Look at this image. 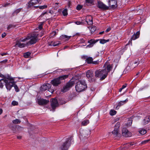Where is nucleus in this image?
Masks as SVG:
<instances>
[{
	"label": "nucleus",
	"instance_id": "1",
	"mask_svg": "<svg viewBox=\"0 0 150 150\" xmlns=\"http://www.w3.org/2000/svg\"><path fill=\"white\" fill-rule=\"evenodd\" d=\"M38 34L35 33H33L31 35L27 36L25 38L27 41V44H32L35 43L37 41Z\"/></svg>",
	"mask_w": 150,
	"mask_h": 150
},
{
	"label": "nucleus",
	"instance_id": "2",
	"mask_svg": "<svg viewBox=\"0 0 150 150\" xmlns=\"http://www.w3.org/2000/svg\"><path fill=\"white\" fill-rule=\"evenodd\" d=\"M87 85L84 80L78 81L77 82L75 88L77 91L80 92L83 91L87 88Z\"/></svg>",
	"mask_w": 150,
	"mask_h": 150
},
{
	"label": "nucleus",
	"instance_id": "3",
	"mask_svg": "<svg viewBox=\"0 0 150 150\" xmlns=\"http://www.w3.org/2000/svg\"><path fill=\"white\" fill-rule=\"evenodd\" d=\"M95 76L99 78L101 77L100 79L102 80L104 79L108 75V72L106 69L102 70H99L95 72Z\"/></svg>",
	"mask_w": 150,
	"mask_h": 150
},
{
	"label": "nucleus",
	"instance_id": "4",
	"mask_svg": "<svg viewBox=\"0 0 150 150\" xmlns=\"http://www.w3.org/2000/svg\"><path fill=\"white\" fill-rule=\"evenodd\" d=\"M7 79H5L4 82L5 83V86L7 90L10 91L14 84V79L12 77H9Z\"/></svg>",
	"mask_w": 150,
	"mask_h": 150
},
{
	"label": "nucleus",
	"instance_id": "5",
	"mask_svg": "<svg viewBox=\"0 0 150 150\" xmlns=\"http://www.w3.org/2000/svg\"><path fill=\"white\" fill-rule=\"evenodd\" d=\"M68 76V75H63L59 76L53 80L52 81L51 83L52 85L55 86H57L61 83L60 81L64 80L67 78Z\"/></svg>",
	"mask_w": 150,
	"mask_h": 150
},
{
	"label": "nucleus",
	"instance_id": "6",
	"mask_svg": "<svg viewBox=\"0 0 150 150\" xmlns=\"http://www.w3.org/2000/svg\"><path fill=\"white\" fill-rule=\"evenodd\" d=\"M72 140L71 138H68L67 141L64 143L61 147V150H67L70 146L71 142Z\"/></svg>",
	"mask_w": 150,
	"mask_h": 150
},
{
	"label": "nucleus",
	"instance_id": "7",
	"mask_svg": "<svg viewBox=\"0 0 150 150\" xmlns=\"http://www.w3.org/2000/svg\"><path fill=\"white\" fill-rule=\"evenodd\" d=\"M25 40V38H21L19 41H17L16 45H18L19 47L22 48L25 47L26 45H28L27 44V41Z\"/></svg>",
	"mask_w": 150,
	"mask_h": 150
},
{
	"label": "nucleus",
	"instance_id": "8",
	"mask_svg": "<svg viewBox=\"0 0 150 150\" xmlns=\"http://www.w3.org/2000/svg\"><path fill=\"white\" fill-rule=\"evenodd\" d=\"M74 84V82L72 81H69L67 83L63 88L61 90V91L63 92H65L69 90Z\"/></svg>",
	"mask_w": 150,
	"mask_h": 150
},
{
	"label": "nucleus",
	"instance_id": "9",
	"mask_svg": "<svg viewBox=\"0 0 150 150\" xmlns=\"http://www.w3.org/2000/svg\"><path fill=\"white\" fill-rule=\"evenodd\" d=\"M90 132L91 131L89 129H81L80 131V133L81 136L84 138H87L88 137L90 134Z\"/></svg>",
	"mask_w": 150,
	"mask_h": 150
},
{
	"label": "nucleus",
	"instance_id": "10",
	"mask_svg": "<svg viewBox=\"0 0 150 150\" xmlns=\"http://www.w3.org/2000/svg\"><path fill=\"white\" fill-rule=\"evenodd\" d=\"M122 132V135L124 137H127L132 136V133L125 128H123Z\"/></svg>",
	"mask_w": 150,
	"mask_h": 150
},
{
	"label": "nucleus",
	"instance_id": "11",
	"mask_svg": "<svg viewBox=\"0 0 150 150\" xmlns=\"http://www.w3.org/2000/svg\"><path fill=\"white\" fill-rule=\"evenodd\" d=\"M98 6L99 8L103 10H108L109 8L108 6H107L101 1L98 2Z\"/></svg>",
	"mask_w": 150,
	"mask_h": 150
},
{
	"label": "nucleus",
	"instance_id": "12",
	"mask_svg": "<svg viewBox=\"0 0 150 150\" xmlns=\"http://www.w3.org/2000/svg\"><path fill=\"white\" fill-rule=\"evenodd\" d=\"M51 85L49 83L45 84L42 86L40 88L41 91H45L51 88Z\"/></svg>",
	"mask_w": 150,
	"mask_h": 150
},
{
	"label": "nucleus",
	"instance_id": "13",
	"mask_svg": "<svg viewBox=\"0 0 150 150\" xmlns=\"http://www.w3.org/2000/svg\"><path fill=\"white\" fill-rule=\"evenodd\" d=\"M58 105L57 100L55 98H52L51 101V106L53 109H54Z\"/></svg>",
	"mask_w": 150,
	"mask_h": 150
},
{
	"label": "nucleus",
	"instance_id": "14",
	"mask_svg": "<svg viewBox=\"0 0 150 150\" xmlns=\"http://www.w3.org/2000/svg\"><path fill=\"white\" fill-rule=\"evenodd\" d=\"M86 21L89 25H92L93 23V18L91 16L88 15L86 18Z\"/></svg>",
	"mask_w": 150,
	"mask_h": 150
},
{
	"label": "nucleus",
	"instance_id": "15",
	"mask_svg": "<svg viewBox=\"0 0 150 150\" xmlns=\"http://www.w3.org/2000/svg\"><path fill=\"white\" fill-rule=\"evenodd\" d=\"M40 0H31L28 3V7H30L39 3Z\"/></svg>",
	"mask_w": 150,
	"mask_h": 150
},
{
	"label": "nucleus",
	"instance_id": "16",
	"mask_svg": "<svg viewBox=\"0 0 150 150\" xmlns=\"http://www.w3.org/2000/svg\"><path fill=\"white\" fill-rule=\"evenodd\" d=\"M49 102V100L42 99H39L38 101V103L40 105H46Z\"/></svg>",
	"mask_w": 150,
	"mask_h": 150
},
{
	"label": "nucleus",
	"instance_id": "17",
	"mask_svg": "<svg viewBox=\"0 0 150 150\" xmlns=\"http://www.w3.org/2000/svg\"><path fill=\"white\" fill-rule=\"evenodd\" d=\"M150 121V116H147L145 117L142 121V124L145 125L148 123Z\"/></svg>",
	"mask_w": 150,
	"mask_h": 150
},
{
	"label": "nucleus",
	"instance_id": "18",
	"mask_svg": "<svg viewBox=\"0 0 150 150\" xmlns=\"http://www.w3.org/2000/svg\"><path fill=\"white\" fill-rule=\"evenodd\" d=\"M86 76L89 79H91L93 76V72L91 70H88L86 74Z\"/></svg>",
	"mask_w": 150,
	"mask_h": 150
},
{
	"label": "nucleus",
	"instance_id": "19",
	"mask_svg": "<svg viewBox=\"0 0 150 150\" xmlns=\"http://www.w3.org/2000/svg\"><path fill=\"white\" fill-rule=\"evenodd\" d=\"M140 33L139 31L137 32L135 34H134L132 36L131 39L132 40H134L138 38L139 36Z\"/></svg>",
	"mask_w": 150,
	"mask_h": 150
},
{
	"label": "nucleus",
	"instance_id": "20",
	"mask_svg": "<svg viewBox=\"0 0 150 150\" xmlns=\"http://www.w3.org/2000/svg\"><path fill=\"white\" fill-rule=\"evenodd\" d=\"M71 37V36H68L65 35H62L60 36V39L62 40L65 39V40H69Z\"/></svg>",
	"mask_w": 150,
	"mask_h": 150
},
{
	"label": "nucleus",
	"instance_id": "21",
	"mask_svg": "<svg viewBox=\"0 0 150 150\" xmlns=\"http://www.w3.org/2000/svg\"><path fill=\"white\" fill-rule=\"evenodd\" d=\"M104 66L105 68H106V69L107 70L106 71L108 72V73L112 68V67L109 64H105Z\"/></svg>",
	"mask_w": 150,
	"mask_h": 150
},
{
	"label": "nucleus",
	"instance_id": "22",
	"mask_svg": "<svg viewBox=\"0 0 150 150\" xmlns=\"http://www.w3.org/2000/svg\"><path fill=\"white\" fill-rule=\"evenodd\" d=\"M112 134L115 136H117L119 133V130L117 128H115L114 129L112 132Z\"/></svg>",
	"mask_w": 150,
	"mask_h": 150
},
{
	"label": "nucleus",
	"instance_id": "23",
	"mask_svg": "<svg viewBox=\"0 0 150 150\" xmlns=\"http://www.w3.org/2000/svg\"><path fill=\"white\" fill-rule=\"evenodd\" d=\"M128 100L127 99H126L125 100L122 101L120 102L118 104V105L117 106L116 108V109H117V108L118 106H120L122 105H123L124 104H125L126 103Z\"/></svg>",
	"mask_w": 150,
	"mask_h": 150
},
{
	"label": "nucleus",
	"instance_id": "24",
	"mask_svg": "<svg viewBox=\"0 0 150 150\" xmlns=\"http://www.w3.org/2000/svg\"><path fill=\"white\" fill-rule=\"evenodd\" d=\"M117 2L116 1V3L115 4H114L113 2L112 3L111 2H108V4L109 6H111V7L113 8H115L117 7Z\"/></svg>",
	"mask_w": 150,
	"mask_h": 150
},
{
	"label": "nucleus",
	"instance_id": "25",
	"mask_svg": "<svg viewBox=\"0 0 150 150\" xmlns=\"http://www.w3.org/2000/svg\"><path fill=\"white\" fill-rule=\"evenodd\" d=\"M90 29L91 33H93L96 30V28L95 26H93L91 27H88Z\"/></svg>",
	"mask_w": 150,
	"mask_h": 150
},
{
	"label": "nucleus",
	"instance_id": "26",
	"mask_svg": "<svg viewBox=\"0 0 150 150\" xmlns=\"http://www.w3.org/2000/svg\"><path fill=\"white\" fill-rule=\"evenodd\" d=\"M86 61L88 64L92 63L93 59L91 57H88L86 59Z\"/></svg>",
	"mask_w": 150,
	"mask_h": 150
},
{
	"label": "nucleus",
	"instance_id": "27",
	"mask_svg": "<svg viewBox=\"0 0 150 150\" xmlns=\"http://www.w3.org/2000/svg\"><path fill=\"white\" fill-rule=\"evenodd\" d=\"M89 123V121L88 120H85L81 122V125L83 126H85L86 125Z\"/></svg>",
	"mask_w": 150,
	"mask_h": 150
},
{
	"label": "nucleus",
	"instance_id": "28",
	"mask_svg": "<svg viewBox=\"0 0 150 150\" xmlns=\"http://www.w3.org/2000/svg\"><path fill=\"white\" fill-rule=\"evenodd\" d=\"M139 133L141 134H144L146 133V131L143 129H141L139 131Z\"/></svg>",
	"mask_w": 150,
	"mask_h": 150
},
{
	"label": "nucleus",
	"instance_id": "29",
	"mask_svg": "<svg viewBox=\"0 0 150 150\" xmlns=\"http://www.w3.org/2000/svg\"><path fill=\"white\" fill-rule=\"evenodd\" d=\"M60 44V43L59 42H52L50 45H53L54 46H55L58 45Z\"/></svg>",
	"mask_w": 150,
	"mask_h": 150
},
{
	"label": "nucleus",
	"instance_id": "30",
	"mask_svg": "<svg viewBox=\"0 0 150 150\" xmlns=\"http://www.w3.org/2000/svg\"><path fill=\"white\" fill-rule=\"evenodd\" d=\"M109 41V40L108 39L107 40H105L104 39L101 40H100V43L101 44H104L107 42H108Z\"/></svg>",
	"mask_w": 150,
	"mask_h": 150
},
{
	"label": "nucleus",
	"instance_id": "31",
	"mask_svg": "<svg viewBox=\"0 0 150 150\" xmlns=\"http://www.w3.org/2000/svg\"><path fill=\"white\" fill-rule=\"evenodd\" d=\"M30 53L28 52L24 54V56L25 58H28L30 55Z\"/></svg>",
	"mask_w": 150,
	"mask_h": 150
},
{
	"label": "nucleus",
	"instance_id": "32",
	"mask_svg": "<svg viewBox=\"0 0 150 150\" xmlns=\"http://www.w3.org/2000/svg\"><path fill=\"white\" fill-rule=\"evenodd\" d=\"M21 122V121L18 119H16L13 121V122L14 124H18Z\"/></svg>",
	"mask_w": 150,
	"mask_h": 150
},
{
	"label": "nucleus",
	"instance_id": "33",
	"mask_svg": "<svg viewBox=\"0 0 150 150\" xmlns=\"http://www.w3.org/2000/svg\"><path fill=\"white\" fill-rule=\"evenodd\" d=\"M62 13L64 16H66L68 14L67 9H64L62 12Z\"/></svg>",
	"mask_w": 150,
	"mask_h": 150
},
{
	"label": "nucleus",
	"instance_id": "34",
	"mask_svg": "<svg viewBox=\"0 0 150 150\" xmlns=\"http://www.w3.org/2000/svg\"><path fill=\"white\" fill-rule=\"evenodd\" d=\"M120 124L119 122H117L116 123L115 126V128H117L119 129V127L120 126Z\"/></svg>",
	"mask_w": 150,
	"mask_h": 150
},
{
	"label": "nucleus",
	"instance_id": "35",
	"mask_svg": "<svg viewBox=\"0 0 150 150\" xmlns=\"http://www.w3.org/2000/svg\"><path fill=\"white\" fill-rule=\"evenodd\" d=\"M110 113L111 115H113L116 114V111L114 110H112L110 111Z\"/></svg>",
	"mask_w": 150,
	"mask_h": 150
},
{
	"label": "nucleus",
	"instance_id": "36",
	"mask_svg": "<svg viewBox=\"0 0 150 150\" xmlns=\"http://www.w3.org/2000/svg\"><path fill=\"white\" fill-rule=\"evenodd\" d=\"M15 83L16 82H14V84L13 85V86L14 87L16 91L18 92L19 91V90L17 85L15 84Z\"/></svg>",
	"mask_w": 150,
	"mask_h": 150
},
{
	"label": "nucleus",
	"instance_id": "37",
	"mask_svg": "<svg viewBox=\"0 0 150 150\" xmlns=\"http://www.w3.org/2000/svg\"><path fill=\"white\" fill-rule=\"evenodd\" d=\"M96 42L95 41V40H91L89 41H88V43L91 44L93 45Z\"/></svg>",
	"mask_w": 150,
	"mask_h": 150
},
{
	"label": "nucleus",
	"instance_id": "38",
	"mask_svg": "<svg viewBox=\"0 0 150 150\" xmlns=\"http://www.w3.org/2000/svg\"><path fill=\"white\" fill-rule=\"evenodd\" d=\"M5 79H1V80H0V88H2L4 86V85H3V83L1 82V81H4V80Z\"/></svg>",
	"mask_w": 150,
	"mask_h": 150
},
{
	"label": "nucleus",
	"instance_id": "39",
	"mask_svg": "<svg viewBox=\"0 0 150 150\" xmlns=\"http://www.w3.org/2000/svg\"><path fill=\"white\" fill-rule=\"evenodd\" d=\"M12 104L13 105L15 106L18 105V102L14 100L12 102Z\"/></svg>",
	"mask_w": 150,
	"mask_h": 150
},
{
	"label": "nucleus",
	"instance_id": "40",
	"mask_svg": "<svg viewBox=\"0 0 150 150\" xmlns=\"http://www.w3.org/2000/svg\"><path fill=\"white\" fill-rule=\"evenodd\" d=\"M82 8V6L80 5H78L77 6L76 8L77 10H80Z\"/></svg>",
	"mask_w": 150,
	"mask_h": 150
},
{
	"label": "nucleus",
	"instance_id": "41",
	"mask_svg": "<svg viewBox=\"0 0 150 150\" xmlns=\"http://www.w3.org/2000/svg\"><path fill=\"white\" fill-rule=\"evenodd\" d=\"M86 1L87 3L92 4L93 3L94 0H86Z\"/></svg>",
	"mask_w": 150,
	"mask_h": 150
},
{
	"label": "nucleus",
	"instance_id": "42",
	"mask_svg": "<svg viewBox=\"0 0 150 150\" xmlns=\"http://www.w3.org/2000/svg\"><path fill=\"white\" fill-rule=\"evenodd\" d=\"M47 7V5H43L42 6H39V8L40 9H43Z\"/></svg>",
	"mask_w": 150,
	"mask_h": 150
},
{
	"label": "nucleus",
	"instance_id": "43",
	"mask_svg": "<svg viewBox=\"0 0 150 150\" xmlns=\"http://www.w3.org/2000/svg\"><path fill=\"white\" fill-rule=\"evenodd\" d=\"M21 9L19 8L16 9L14 12V13L17 14L18 13H19L21 11Z\"/></svg>",
	"mask_w": 150,
	"mask_h": 150
},
{
	"label": "nucleus",
	"instance_id": "44",
	"mask_svg": "<svg viewBox=\"0 0 150 150\" xmlns=\"http://www.w3.org/2000/svg\"><path fill=\"white\" fill-rule=\"evenodd\" d=\"M43 22H42L38 26V29L40 30H41L42 28V25H43Z\"/></svg>",
	"mask_w": 150,
	"mask_h": 150
},
{
	"label": "nucleus",
	"instance_id": "45",
	"mask_svg": "<svg viewBox=\"0 0 150 150\" xmlns=\"http://www.w3.org/2000/svg\"><path fill=\"white\" fill-rule=\"evenodd\" d=\"M132 123V121L131 120H128V122L127 123V126H130L131 125Z\"/></svg>",
	"mask_w": 150,
	"mask_h": 150
},
{
	"label": "nucleus",
	"instance_id": "46",
	"mask_svg": "<svg viewBox=\"0 0 150 150\" xmlns=\"http://www.w3.org/2000/svg\"><path fill=\"white\" fill-rule=\"evenodd\" d=\"M149 141H150V139H149L142 142V144H144L149 142Z\"/></svg>",
	"mask_w": 150,
	"mask_h": 150
},
{
	"label": "nucleus",
	"instance_id": "47",
	"mask_svg": "<svg viewBox=\"0 0 150 150\" xmlns=\"http://www.w3.org/2000/svg\"><path fill=\"white\" fill-rule=\"evenodd\" d=\"M75 23L77 25H79L82 24V23L80 21H77L75 22Z\"/></svg>",
	"mask_w": 150,
	"mask_h": 150
},
{
	"label": "nucleus",
	"instance_id": "48",
	"mask_svg": "<svg viewBox=\"0 0 150 150\" xmlns=\"http://www.w3.org/2000/svg\"><path fill=\"white\" fill-rule=\"evenodd\" d=\"M93 45L90 43V44L88 45L86 47H91L93 46Z\"/></svg>",
	"mask_w": 150,
	"mask_h": 150
},
{
	"label": "nucleus",
	"instance_id": "49",
	"mask_svg": "<svg viewBox=\"0 0 150 150\" xmlns=\"http://www.w3.org/2000/svg\"><path fill=\"white\" fill-rule=\"evenodd\" d=\"M108 2H111L112 3L113 2L114 4H115L116 3V1L115 0H108Z\"/></svg>",
	"mask_w": 150,
	"mask_h": 150
},
{
	"label": "nucleus",
	"instance_id": "50",
	"mask_svg": "<svg viewBox=\"0 0 150 150\" xmlns=\"http://www.w3.org/2000/svg\"><path fill=\"white\" fill-rule=\"evenodd\" d=\"M98 63V61L97 60L93 62L92 64H97Z\"/></svg>",
	"mask_w": 150,
	"mask_h": 150
},
{
	"label": "nucleus",
	"instance_id": "51",
	"mask_svg": "<svg viewBox=\"0 0 150 150\" xmlns=\"http://www.w3.org/2000/svg\"><path fill=\"white\" fill-rule=\"evenodd\" d=\"M111 29L110 28H108L106 30H105V32L107 33Z\"/></svg>",
	"mask_w": 150,
	"mask_h": 150
},
{
	"label": "nucleus",
	"instance_id": "52",
	"mask_svg": "<svg viewBox=\"0 0 150 150\" xmlns=\"http://www.w3.org/2000/svg\"><path fill=\"white\" fill-rule=\"evenodd\" d=\"M8 61L7 59H5V60H4L1 62L3 63H5L6 62H7Z\"/></svg>",
	"mask_w": 150,
	"mask_h": 150
},
{
	"label": "nucleus",
	"instance_id": "53",
	"mask_svg": "<svg viewBox=\"0 0 150 150\" xmlns=\"http://www.w3.org/2000/svg\"><path fill=\"white\" fill-rule=\"evenodd\" d=\"M0 77L3 78L4 79H5V76L1 74L0 73Z\"/></svg>",
	"mask_w": 150,
	"mask_h": 150
},
{
	"label": "nucleus",
	"instance_id": "54",
	"mask_svg": "<svg viewBox=\"0 0 150 150\" xmlns=\"http://www.w3.org/2000/svg\"><path fill=\"white\" fill-rule=\"evenodd\" d=\"M6 34L4 33H3L2 34V37L3 38H4V37H5V36H6Z\"/></svg>",
	"mask_w": 150,
	"mask_h": 150
},
{
	"label": "nucleus",
	"instance_id": "55",
	"mask_svg": "<svg viewBox=\"0 0 150 150\" xmlns=\"http://www.w3.org/2000/svg\"><path fill=\"white\" fill-rule=\"evenodd\" d=\"M49 91L51 93H52L54 91V90L53 89H50Z\"/></svg>",
	"mask_w": 150,
	"mask_h": 150
},
{
	"label": "nucleus",
	"instance_id": "56",
	"mask_svg": "<svg viewBox=\"0 0 150 150\" xmlns=\"http://www.w3.org/2000/svg\"><path fill=\"white\" fill-rule=\"evenodd\" d=\"M119 118H117L115 119L114 122H113V123H114V122H117V121L119 120Z\"/></svg>",
	"mask_w": 150,
	"mask_h": 150
},
{
	"label": "nucleus",
	"instance_id": "57",
	"mask_svg": "<svg viewBox=\"0 0 150 150\" xmlns=\"http://www.w3.org/2000/svg\"><path fill=\"white\" fill-rule=\"evenodd\" d=\"M7 53H3L1 54L2 56H3L6 55H7Z\"/></svg>",
	"mask_w": 150,
	"mask_h": 150
},
{
	"label": "nucleus",
	"instance_id": "58",
	"mask_svg": "<svg viewBox=\"0 0 150 150\" xmlns=\"http://www.w3.org/2000/svg\"><path fill=\"white\" fill-rule=\"evenodd\" d=\"M126 87V84L122 85V89H123L125 88Z\"/></svg>",
	"mask_w": 150,
	"mask_h": 150
},
{
	"label": "nucleus",
	"instance_id": "59",
	"mask_svg": "<svg viewBox=\"0 0 150 150\" xmlns=\"http://www.w3.org/2000/svg\"><path fill=\"white\" fill-rule=\"evenodd\" d=\"M3 112V110L2 109L0 108V115H1Z\"/></svg>",
	"mask_w": 150,
	"mask_h": 150
},
{
	"label": "nucleus",
	"instance_id": "60",
	"mask_svg": "<svg viewBox=\"0 0 150 150\" xmlns=\"http://www.w3.org/2000/svg\"><path fill=\"white\" fill-rule=\"evenodd\" d=\"M17 138L18 139H20L21 138V136H18L17 137Z\"/></svg>",
	"mask_w": 150,
	"mask_h": 150
},
{
	"label": "nucleus",
	"instance_id": "61",
	"mask_svg": "<svg viewBox=\"0 0 150 150\" xmlns=\"http://www.w3.org/2000/svg\"><path fill=\"white\" fill-rule=\"evenodd\" d=\"M125 50V48H124L121 51V52H123Z\"/></svg>",
	"mask_w": 150,
	"mask_h": 150
},
{
	"label": "nucleus",
	"instance_id": "62",
	"mask_svg": "<svg viewBox=\"0 0 150 150\" xmlns=\"http://www.w3.org/2000/svg\"><path fill=\"white\" fill-rule=\"evenodd\" d=\"M49 13L51 14H52L53 13V12L52 11H50L49 12Z\"/></svg>",
	"mask_w": 150,
	"mask_h": 150
},
{
	"label": "nucleus",
	"instance_id": "63",
	"mask_svg": "<svg viewBox=\"0 0 150 150\" xmlns=\"http://www.w3.org/2000/svg\"><path fill=\"white\" fill-rule=\"evenodd\" d=\"M104 31H102V32H100L99 33V34H103L104 33Z\"/></svg>",
	"mask_w": 150,
	"mask_h": 150
},
{
	"label": "nucleus",
	"instance_id": "64",
	"mask_svg": "<svg viewBox=\"0 0 150 150\" xmlns=\"http://www.w3.org/2000/svg\"><path fill=\"white\" fill-rule=\"evenodd\" d=\"M123 89H122V88H120L119 90V91L120 92Z\"/></svg>",
	"mask_w": 150,
	"mask_h": 150
}]
</instances>
